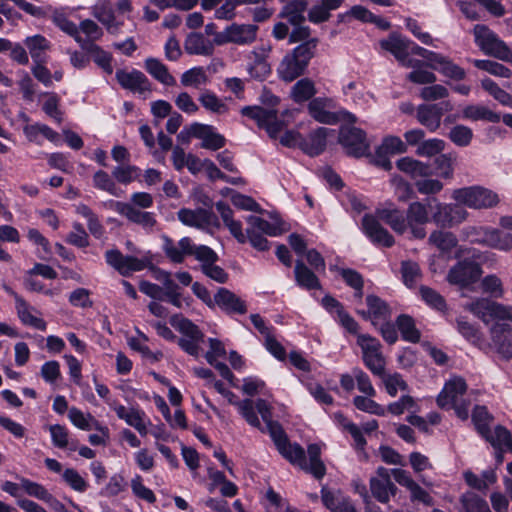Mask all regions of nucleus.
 I'll use <instances>...</instances> for the list:
<instances>
[{"label":"nucleus","mask_w":512,"mask_h":512,"mask_svg":"<svg viewBox=\"0 0 512 512\" xmlns=\"http://www.w3.org/2000/svg\"><path fill=\"white\" fill-rule=\"evenodd\" d=\"M430 203L414 201L407 207L405 215L402 211L389 203L386 207L376 210V215L384 221L397 234L410 233L411 238L424 239L426 237L425 226L431 221Z\"/></svg>","instance_id":"f257e3e1"},{"label":"nucleus","mask_w":512,"mask_h":512,"mask_svg":"<svg viewBox=\"0 0 512 512\" xmlns=\"http://www.w3.org/2000/svg\"><path fill=\"white\" fill-rule=\"evenodd\" d=\"M317 45L318 39H311L287 53L277 68L279 78L285 82H292L303 75L315 55Z\"/></svg>","instance_id":"f03ea898"},{"label":"nucleus","mask_w":512,"mask_h":512,"mask_svg":"<svg viewBox=\"0 0 512 512\" xmlns=\"http://www.w3.org/2000/svg\"><path fill=\"white\" fill-rule=\"evenodd\" d=\"M466 390L467 384L463 378H451L437 397L438 406L445 409L453 408L460 419L467 420L471 403L464 398Z\"/></svg>","instance_id":"7ed1b4c3"},{"label":"nucleus","mask_w":512,"mask_h":512,"mask_svg":"<svg viewBox=\"0 0 512 512\" xmlns=\"http://www.w3.org/2000/svg\"><path fill=\"white\" fill-rule=\"evenodd\" d=\"M451 198L462 207L466 206L475 210L490 209L500 202L496 192L480 185L454 189Z\"/></svg>","instance_id":"20e7f679"},{"label":"nucleus","mask_w":512,"mask_h":512,"mask_svg":"<svg viewBox=\"0 0 512 512\" xmlns=\"http://www.w3.org/2000/svg\"><path fill=\"white\" fill-rule=\"evenodd\" d=\"M336 107L335 101L328 97H317L311 100L308 104L309 115L317 122L334 125L341 120L350 123L356 122V117L347 110L340 109L338 111H331Z\"/></svg>","instance_id":"39448f33"},{"label":"nucleus","mask_w":512,"mask_h":512,"mask_svg":"<svg viewBox=\"0 0 512 512\" xmlns=\"http://www.w3.org/2000/svg\"><path fill=\"white\" fill-rule=\"evenodd\" d=\"M431 221L442 228H452L467 220L469 213L459 203H443L436 198L429 200Z\"/></svg>","instance_id":"423d86ee"},{"label":"nucleus","mask_w":512,"mask_h":512,"mask_svg":"<svg viewBox=\"0 0 512 512\" xmlns=\"http://www.w3.org/2000/svg\"><path fill=\"white\" fill-rule=\"evenodd\" d=\"M475 42L487 55L512 63V51L487 26L477 24L473 29Z\"/></svg>","instance_id":"0eeeda50"},{"label":"nucleus","mask_w":512,"mask_h":512,"mask_svg":"<svg viewBox=\"0 0 512 512\" xmlns=\"http://www.w3.org/2000/svg\"><path fill=\"white\" fill-rule=\"evenodd\" d=\"M357 344L361 348L362 360L373 375L381 374L386 366L380 341L369 334H358Z\"/></svg>","instance_id":"6e6552de"},{"label":"nucleus","mask_w":512,"mask_h":512,"mask_svg":"<svg viewBox=\"0 0 512 512\" xmlns=\"http://www.w3.org/2000/svg\"><path fill=\"white\" fill-rule=\"evenodd\" d=\"M465 309L485 323L496 319L512 320V306L502 305L487 298H479L472 301L465 306Z\"/></svg>","instance_id":"1a4fd4ad"},{"label":"nucleus","mask_w":512,"mask_h":512,"mask_svg":"<svg viewBox=\"0 0 512 512\" xmlns=\"http://www.w3.org/2000/svg\"><path fill=\"white\" fill-rule=\"evenodd\" d=\"M105 259L107 264L113 267L122 276H129L133 272L142 271L150 264V259L147 256L137 258L123 255L117 249L107 250L105 252Z\"/></svg>","instance_id":"9d476101"},{"label":"nucleus","mask_w":512,"mask_h":512,"mask_svg":"<svg viewBox=\"0 0 512 512\" xmlns=\"http://www.w3.org/2000/svg\"><path fill=\"white\" fill-rule=\"evenodd\" d=\"M258 26L253 24H232L215 35L214 43L218 46L227 43L249 45L256 40Z\"/></svg>","instance_id":"9b49d317"},{"label":"nucleus","mask_w":512,"mask_h":512,"mask_svg":"<svg viewBox=\"0 0 512 512\" xmlns=\"http://www.w3.org/2000/svg\"><path fill=\"white\" fill-rule=\"evenodd\" d=\"M105 205L146 230H151L157 223L154 213L142 211L130 203L110 200L106 202Z\"/></svg>","instance_id":"f8f14e48"},{"label":"nucleus","mask_w":512,"mask_h":512,"mask_svg":"<svg viewBox=\"0 0 512 512\" xmlns=\"http://www.w3.org/2000/svg\"><path fill=\"white\" fill-rule=\"evenodd\" d=\"M339 143L346 149L347 154L354 157L364 156L369 150L365 132L356 127H341Z\"/></svg>","instance_id":"ddd939ff"},{"label":"nucleus","mask_w":512,"mask_h":512,"mask_svg":"<svg viewBox=\"0 0 512 512\" xmlns=\"http://www.w3.org/2000/svg\"><path fill=\"white\" fill-rule=\"evenodd\" d=\"M452 110L453 104L450 101H442L438 104H422L416 110V118L421 125L434 132L440 127L443 114Z\"/></svg>","instance_id":"4468645a"},{"label":"nucleus","mask_w":512,"mask_h":512,"mask_svg":"<svg viewBox=\"0 0 512 512\" xmlns=\"http://www.w3.org/2000/svg\"><path fill=\"white\" fill-rule=\"evenodd\" d=\"M481 274L482 270L479 264L464 260L458 262L450 269L447 275V280L450 284L464 288L476 282L480 278Z\"/></svg>","instance_id":"2eb2a0df"},{"label":"nucleus","mask_w":512,"mask_h":512,"mask_svg":"<svg viewBox=\"0 0 512 512\" xmlns=\"http://www.w3.org/2000/svg\"><path fill=\"white\" fill-rule=\"evenodd\" d=\"M370 490L379 502L387 503L397 491V487L390 479V470L379 467L376 476L370 479Z\"/></svg>","instance_id":"dca6fc26"},{"label":"nucleus","mask_w":512,"mask_h":512,"mask_svg":"<svg viewBox=\"0 0 512 512\" xmlns=\"http://www.w3.org/2000/svg\"><path fill=\"white\" fill-rule=\"evenodd\" d=\"M177 217L182 224L197 229H206L210 226L219 227L216 217L205 209L181 208L177 212Z\"/></svg>","instance_id":"f3484780"},{"label":"nucleus","mask_w":512,"mask_h":512,"mask_svg":"<svg viewBox=\"0 0 512 512\" xmlns=\"http://www.w3.org/2000/svg\"><path fill=\"white\" fill-rule=\"evenodd\" d=\"M116 79L122 88L137 92L139 94H145L151 92V83L148 78L139 70H117Z\"/></svg>","instance_id":"a211bd4d"},{"label":"nucleus","mask_w":512,"mask_h":512,"mask_svg":"<svg viewBox=\"0 0 512 512\" xmlns=\"http://www.w3.org/2000/svg\"><path fill=\"white\" fill-rule=\"evenodd\" d=\"M362 228L366 236L377 245L391 247L394 237L385 229L373 215H365L362 219Z\"/></svg>","instance_id":"6ab92c4d"},{"label":"nucleus","mask_w":512,"mask_h":512,"mask_svg":"<svg viewBox=\"0 0 512 512\" xmlns=\"http://www.w3.org/2000/svg\"><path fill=\"white\" fill-rule=\"evenodd\" d=\"M113 410L119 419L124 420L127 425L136 429L140 435H147V426L150 421L146 418L144 411L134 407L127 408L121 404L114 405Z\"/></svg>","instance_id":"aec40b11"},{"label":"nucleus","mask_w":512,"mask_h":512,"mask_svg":"<svg viewBox=\"0 0 512 512\" xmlns=\"http://www.w3.org/2000/svg\"><path fill=\"white\" fill-rule=\"evenodd\" d=\"M218 306L227 314H245L247 306L239 296L226 288H219L214 295V307Z\"/></svg>","instance_id":"412c9836"},{"label":"nucleus","mask_w":512,"mask_h":512,"mask_svg":"<svg viewBox=\"0 0 512 512\" xmlns=\"http://www.w3.org/2000/svg\"><path fill=\"white\" fill-rule=\"evenodd\" d=\"M162 250L166 257L173 263H182L192 249V240L189 237H183L178 242H175L170 237L163 235Z\"/></svg>","instance_id":"4be33fe9"},{"label":"nucleus","mask_w":512,"mask_h":512,"mask_svg":"<svg viewBox=\"0 0 512 512\" xmlns=\"http://www.w3.org/2000/svg\"><path fill=\"white\" fill-rule=\"evenodd\" d=\"M491 338L496 351L505 359H512V327L495 324L491 328Z\"/></svg>","instance_id":"5701e85b"},{"label":"nucleus","mask_w":512,"mask_h":512,"mask_svg":"<svg viewBox=\"0 0 512 512\" xmlns=\"http://www.w3.org/2000/svg\"><path fill=\"white\" fill-rule=\"evenodd\" d=\"M192 133L195 138L202 140L201 146L205 149L218 150L225 145L224 136L217 133L210 125L194 123Z\"/></svg>","instance_id":"b1692460"},{"label":"nucleus","mask_w":512,"mask_h":512,"mask_svg":"<svg viewBox=\"0 0 512 512\" xmlns=\"http://www.w3.org/2000/svg\"><path fill=\"white\" fill-rule=\"evenodd\" d=\"M332 130L319 127L312 131L306 138L303 136L301 150L309 156H317L326 148V139Z\"/></svg>","instance_id":"393cba45"},{"label":"nucleus","mask_w":512,"mask_h":512,"mask_svg":"<svg viewBox=\"0 0 512 512\" xmlns=\"http://www.w3.org/2000/svg\"><path fill=\"white\" fill-rule=\"evenodd\" d=\"M382 49L389 51L394 57L400 61L409 56V49L412 41L401 36L398 33H391L386 39L379 42Z\"/></svg>","instance_id":"a878e982"},{"label":"nucleus","mask_w":512,"mask_h":512,"mask_svg":"<svg viewBox=\"0 0 512 512\" xmlns=\"http://www.w3.org/2000/svg\"><path fill=\"white\" fill-rule=\"evenodd\" d=\"M213 41L206 39L201 33H190L184 42V49L190 55L210 56L214 52Z\"/></svg>","instance_id":"bb28decb"},{"label":"nucleus","mask_w":512,"mask_h":512,"mask_svg":"<svg viewBox=\"0 0 512 512\" xmlns=\"http://www.w3.org/2000/svg\"><path fill=\"white\" fill-rule=\"evenodd\" d=\"M68 417L73 425L81 430L96 429L104 436H108V428L102 426L91 414H84L78 408L72 407L69 410Z\"/></svg>","instance_id":"cd10ccee"},{"label":"nucleus","mask_w":512,"mask_h":512,"mask_svg":"<svg viewBox=\"0 0 512 512\" xmlns=\"http://www.w3.org/2000/svg\"><path fill=\"white\" fill-rule=\"evenodd\" d=\"M462 118L470 121H487L490 123H498L501 120V116L498 113L479 104L465 106L462 109Z\"/></svg>","instance_id":"c85d7f7f"},{"label":"nucleus","mask_w":512,"mask_h":512,"mask_svg":"<svg viewBox=\"0 0 512 512\" xmlns=\"http://www.w3.org/2000/svg\"><path fill=\"white\" fill-rule=\"evenodd\" d=\"M368 306L367 317L374 326L386 321L390 317V310L388 305L379 297L368 295L366 297Z\"/></svg>","instance_id":"c756f323"},{"label":"nucleus","mask_w":512,"mask_h":512,"mask_svg":"<svg viewBox=\"0 0 512 512\" xmlns=\"http://www.w3.org/2000/svg\"><path fill=\"white\" fill-rule=\"evenodd\" d=\"M397 168L413 179H422L432 174L430 166L410 157H403L396 162Z\"/></svg>","instance_id":"7c9ffc66"},{"label":"nucleus","mask_w":512,"mask_h":512,"mask_svg":"<svg viewBox=\"0 0 512 512\" xmlns=\"http://www.w3.org/2000/svg\"><path fill=\"white\" fill-rule=\"evenodd\" d=\"M307 0H291L284 5L279 16L286 19L289 24H303L305 22L304 12L307 8Z\"/></svg>","instance_id":"2f4dec72"},{"label":"nucleus","mask_w":512,"mask_h":512,"mask_svg":"<svg viewBox=\"0 0 512 512\" xmlns=\"http://www.w3.org/2000/svg\"><path fill=\"white\" fill-rule=\"evenodd\" d=\"M34 63L46 62V52L50 49V42L42 35H34L24 40Z\"/></svg>","instance_id":"473e14b6"},{"label":"nucleus","mask_w":512,"mask_h":512,"mask_svg":"<svg viewBox=\"0 0 512 512\" xmlns=\"http://www.w3.org/2000/svg\"><path fill=\"white\" fill-rule=\"evenodd\" d=\"M146 71L157 81L166 86L176 84V79L169 73L168 68L156 58H147L144 62Z\"/></svg>","instance_id":"72a5a7b5"},{"label":"nucleus","mask_w":512,"mask_h":512,"mask_svg":"<svg viewBox=\"0 0 512 512\" xmlns=\"http://www.w3.org/2000/svg\"><path fill=\"white\" fill-rule=\"evenodd\" d=\"M294 275L297 285L301 288L313 290L321 287L318 277L301 260L295 263Z\"/></svg>","instance_id":"f704fd0d"},{"label":"nucleus","mask_w":512,"mask_h":512,"mask_svg":"<svg viewBox=\"0 0 512 512\" xmlns=\"http://www.w3.org/2000/svg\"><path fill=\"white\" fill-rule=\"evenodd\" d=\"M483 437L496 450H507L512 453V435L505 427L498 425L493 431L489 429Z\"/></svg>","instance_id":"c9c22d12"},{"label":"nucleus","mask_w":512,"mask_h":512,"mask_svg":"<svg viewBox=\"0 0 512 512\" xmlns=\"http://www.w3.org/2000/svg\"><path fill=\"white\" fill-rule=\"evenodd\" d=\"M269 50L270 49H266L262 46L256 48L252 52V55L254 56V64L250 65L248 68V72L251 77L263 80L270 74V65L265 60V56Z\"/></svg>","instance_id":"e433bc0d"},{"label":"nucleus","mask_w":512,"mask_h":512,"mask_svg":"<svg viewBox=\"0 0 512 512\" xmlns=\"http://www.w3.org/2000/svg\"><path fill=\"white\" fill-rule=\"evenodd\" d=\"M49 432L52 443L55 447L60 449H69L75 451L78 448V442L74 439H70L69 431L66 427L54 424L49 426Z\"/></svg>","instance_id":"4c0bfd02"},{"label":"nucleus","mask_w":512,"mask_h":512,"mask_svg":"<svg viewBox=\"0 0 512 512\" xmlns=\"http://www.w3.org/2000/svg\"><path fill=\"white\" fill-rule=\"evenodd\" d=\"M430 68L437 70L440 73H442L444 76L455 79V80H461L465 77V71L461 67L454 64L447 57H445L439 53L436 56L434 62L431 63Z\"/></svg>","instance_id":"58836bf2"},{"label":"nucleus","mask_w":512,"mask_h":512,"mask_svg":"<svg viewBox=\"0 0 512 512\" xmlns=\"http://www.w3.org/2000/svg\"><path fill=\"white\" fill-rule=\"evenodd\" d=\"M16 310L18 317L20 318L23 324L32 326L41 331L46 330V322L43 319L34 316L31 313V307L20 296H16Z\"/></svg>","instance_id":"ea45409f"},{"label":"nucleus","mask_w":512,"mask_h":512,"mask_svg":"<svg viewBox=\"0 0 512 512\" xmlns=\"http://www.w3.org/2000/svg\"><path fill=\"white\" fill-rule=\"evenodd\" d=\"M381 379L382 384L386 392L391 396L395 397L399 391H407L408 384L403 379L402 375L394 372V373H386L385 369L381 374H376Z\"/></svg>","instance_id":"a19ab883"},{"label":"nucleus","mask_w":512,"mask_h":512,"mask_svg":"<svg viewBox=\"0 0 512 512\" xmlns=\"http://www.w3.org/2000/svg\"><path fill=\"white\" fill-rule=\"evenodd\" d=\"M309 463L307 462L306 472L311 473L316 479H321L326 474V467L320 459L321 448L318 444H310L307 449Z\"/></svg>","instance_id":"79ce46f5"},{"label":"nucleus","mask_w":512,"mask_h":512,"mask_svg":"<svg viewBox=\"0 0 512 512\" xmlns=\"http://www.w3.org/2000/svg\"><path fill=\"white\" fill-rule=\"evenodd\" d=\"M429 244L442 252H450L457 245L456 236L449 231L434 230L428 238Z\"/></svg>","instance_id":"37998d69"},{"label":"nucleus","mask_w":512,"mask_h":512,"mask_svg":"<svg viewBox=\"0 0 512 512\" xmlns=\"http://www.w3.org/2000/svg\"><path fill=\"white\" fill-rule=\"evenodd\" d=\"M290 94L296 103L308 101L316 94L315 84L309 78H302L292 86Z\"/></svg>","instance_id":"c03bdc74"},{"label":"nucleus","mask_w":512,"mask_h":512,"mask_svg":"<svg viewBox=\"0 0 512 512\" xmlns=\"http://www.w3.org/2000/svg\"><path fill=\"white\" fill-rule=\"evenodd\" d=\"M459 512H491L487 502L474 492H466L460 497Z\"/></svg>","instance_id":"a18cd8bd"},{"label":"nucleus","mask_w":512,"mask_h":512,"mask_svg":"<svg viewBox=\"0 0 512 512\" xmlns=\"http://www.w3.org/2000/svg\"><path fill=\"white\" fill-rule=\"evenodd\" d=\"M486 246L503 252H509L512 250V233L491 227Z\"/></svg>","instance_id":"49530a36"},{"label":"nucleus","mask_w":512,"mask_h":512,"mask_svg":"<svg viewBox=\"0 0 512 512\" xmlns=\"http://www.w3.org/2000/svg\"><path fill=\"white\" fill-rule=\"evenodd\" d=\"M279 453L286 458L293 465H297L299 468L305 471L307 467V460L304 449L297 443L291 444L289 441L284 445L283 450H279Z\"/></svg>","instance_id":"de8ad7c7"},{"label":"nucleus","mask_w":512,"mask_h":512,"mask_svg":"<svg viewBox=\"0 0 512 512\" xmlns=\"http://www.w3.org/2000/svg\"><path fill=\"white\" fill-rule=\"evenodd\" d=\"M235 406L238 408L239 413L250 426L257 428L262 432L265 431L257 416L255 404L251 399H244L238 401L237 403H235Z\"/></svg>","instance_id":"09e8293b"},{"label":"nucleus","mask_w":512,"mask_h":512,"mask_svg":"<svg viewBox=\"0 0 512 512\" xmlns=\"http://www.w3.org/2000/svg\"><path fill=\"white\" fill-rule=\"evenodd\" d=\"M198 100L206 110L216 114H225L229 110L228 106L210 90L203 91Z\"/></svg>","instance_id":"8fccbe9b"},{"label":"nucleus","mask_w":512,"mask_h":512,"mask_svg":"<svg viewBox=\"0 0 512 512\" xmlns=\"http://www.w3.org/2000/svg\"><path fill=\"white\" fill-rule=\"evenodd\" d=\"M209 78L203 67H193L181 75V84L185 87L199 88L206 85Z\"/></svg>","instance_id":"3c124183"},{"label":"nucleus","mask_w":512,"mask_h":512,"mask_svg":"<svg viewBox=\"0 0 512 512\" xmlns=\"http://www.w3.org/2000/svg\"><path fill=\"white\" fill-rule=\"evenodd\" d=\"M396 323L404 340L411 343H417L420 340V332L415 327L414 320L410 316L400 315Z\"/></svg>","instance_id":"603ef678"},{"label":"nucleus","mask_w":512,"mask_h":512,"mask_svg":"<svg viewBox=\"0 0 512 512\" xmlns=\"http://www.w3.org/2000/svg\"><path fill=\"white\" fill-rule=\"evenodd\" d=\"M457 156L455 153H446L436 156L434 164L439 172L440 177L444 179H452L454 175V165Z\"/></svg>","instance_id":"864d4df0"},{"label":"nucleus","mask_w":512,"mask_h":512,"mask_svg":"<svg viewBox=\"0 0 512 512\" xmlns=\"http://www.w3.org/2000/svg\"><path fill=\"white\" fill-rule=\"evenodd\" d=\"M481 86L502 105L512 108V95L500 88L493 80L485 78L481 81Z\"/></svg>","instance_id":"5fc2aeb1"},{"label":"nucleus","mask_w":512,"mask_h":512,"mask_svg":"<svg viewBox=\"0 0 512 512\" xmlns=\"http://www.w3.org/2000/svg\"><path fill=\"white\" fill-rule=\"evenodd\" d=\"M448 138L456 146L467 147L473 139V131L468 126L458 124L451 128Z\"/></svg>","instance_id":"6e6d98bb"},{"label":"nucleus","mask_w":512,"mask_h":512,"mask_svg":"<svg viewBox=\"0 0 512 512\" xmlns=\"http://www.w3.org/2000/svg\"><path fill=\"white\" fill-rule=\"evenodd\" d=\"M491 227L487 226H467L463 228L462 234L471 243H477L486 246L490 235Z\"/></svg>","instance_id":"4d7b16f0"},{"label":"nucleus","mask_w":512,"mask_h":512,"mask_svg":"<svg viewBox=\"0 0 512 512\" xmlns=\"http://www.w3.org/2000/svg\"><path fill=\"white\" fill-rule=\"evenodd\" d=\"M353 404L358 410L366 413L377 416H384L386 414V408L375 402L372 397L366 395L354 397Z\"/></svg>","instance_id":"13d9d810"},{"label":"nucleus","mask_w":512,"mask_h":512,"mask_svg":"<svg viewBox=\"0 0 512 512\" xmlns=\"http://www.w3.org/2000/svg\"><path fill=\"white\" fill-rule=\"evenodd\" d=\"M93 185L97 189L106 191L113 196H120V190L117 188L114 180L103 170H99L94 174Z\"/></svg>","instance_id":"bf43d9fd"},{"label":"nucleus","mask_w":512,"mask_h":512,"mask_svg":"<svg viewBox=\"0 0 512 512\" xmlns=\"http://www.w3.org/2000/svg\"><path fill=\"white\" fill-rule=\"evenodd\" d=\"M190 251L189 255L194 256L195 259L201 263V269H203L204 266L218 261L216 252L206 245L196 246L192 243V249H190Z\"/></svg>","instance_id":"052dcab7"},{"label":"nucleus","mask_w":512,"mask_h":512,"mask_svg":"<svg viewBox=\"0 0 512 512\" xmlns=\"http://www.w3.org/2000/svg\"><path fill=\"white\" fill-rule=\"evenodd\" d=\"M474 65L484 70L492 75L502 77V78H510L512 72L509 68L505 67L503 64H500L491 60H474Z\"/></svg>","instance_id":"680f3d73"},{"label":"nucleus","mask_w":512,"mask_h":512,"mask_svg":"<svg viewBox=\"0 0 512 512\" xmlns=\"http://www.w3.org/2000/svg\"><path fill=\"white\" fill-rule=\"evenodd\" d=\"M407 150V145L400 137L389 135L385 137L382 144L378 148V154H399L404 153Z\"/></svg>","instance_id":"e2e57ef3"},{"label":"nucleus","mask_w":512,"mask_h":512,"mask_svg":"<svg viewBox=\"0 0 512 512\" xmlns=\"http://www.w3.org/2000/svg\"><path fill=\"white\" fill-rule=\"evenodd\" d=\"M445 148V142L441 139L433 138L422 141L416 150V154L422 157H432L440 155Z\"/></svg>","instance_id":"0e129e2a"},{"label":"nucleus","mask_w":512,"mask_h":512,"mask_svg":"<svg viewBox=\"0 0 512 512\" xmlns=\"http://www.w3.org/2000/svg\"><path fill=\"white\" fill-rule=\"evenodd\" d=\"M401 274L404 284L413 287L421 277L420 267L416 262L403 261L401 263Z\"/></svg>","instance_id":"69168bd1"},{"label":"nucleus","mask_w":512,"mask_h":512,"mask_svg":"<svg viewBox=\"0 0 512 512\" xmlns=\"http://www.w3.org/2000/svg\"><path fill=\"white\" fill-rule=\"evenodd\" d=\"M421 298L430 307L444 311L446 309V302L444 298L435 290L427 286H421L419 289Z\"/></svg>","instance_id":"338daca9"},{"label":"nucleus","mask_w":512,"mask_h":512,"mask_svg":"<svg viewBox=\"0 0 512 512\" xmlns=\"http://www.w3.org/2000/svg\"><path fill=\"white\" fill-rule=\"evenodd\" d=\"M139 168L133 165H119L116 166L112 175L115 180L121 184H129L139 176Z\"/></svg>","instance_id":"774afa93"}]
</instances>
